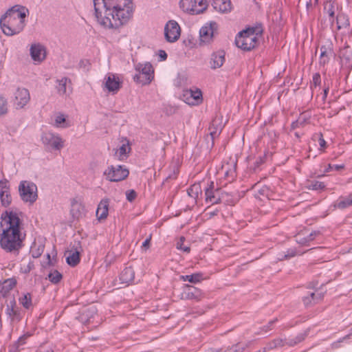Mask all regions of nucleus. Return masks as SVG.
<instances>
[{
  "instance_id": "f257e3e1",
  "label": "nucleus",
  "mask_w": 352,
  "mask_h": 352,
  "mask_svg": "<svg viewBox=\"0 0 352 352\" xmlns=\"http://www.w3.org/2000/svg\"><path fill=\"white\" fill-rule=\"evenodd\" d=\"M93 2L96 21L106 30L119 31L133 17L132 0H93Z\"/></svg>"
},
{
  "instance_id": "f03ea898",
  "label": "nucleus",
  "mask_w": 352,
  "mask_h": 352,
  "mask_svg": "<svg viewBox=\"0 0 352 352\" xmlns=\"http://www.w3.org/2000/svg\"><path fill=\"white\" fill-rule=\"evenodd\" d=\"M0 247L6 252H18L23 246L22 221L19 213L6 210L1 214Z\"/></svg>"
},
{
  "instance_id": "7ed1b4c3",
  "label": "nucleus",
  "mask_w": 352,
  "mask_h": 352,
  "mask_svg": "<svg viewBox=\"0 0 352 352\" xmlns=\"http://www.w3.org/2000/svg\"><path fill=\"white\" fill-rule=\"evenodd\" d=\"M29 10L24 6L15 5L10 8L0 19L3 32L7 36L20 33L25 28V18Z\"/></svg>"
},
{
  "instance_id": "20e7f679",
  "label": "nucleus",
  "mask_w": 352,
  "mask_h": 352,
  "mask_svg": "<svg viewBox=\"0 0 352 352\" xmlns=\"http://www.w3.org/2000/svg\"><path fill=\"white\" fill-rule=\"evenodd\" d=\"M262 32V30L258 28H248L238 33L235 38V43L238 47L243 50H251L257 45Z\"/></svg>"
},
{
  "instance_id": "39448f33",
  "label": "nucleus",
  "mask_w": 352,
  "mask_h": 352,
  "mask_svg": "<svg viewBox=\"0 0 352 352\" xmlns=\"http://www.w3.org/2000/svg\"><path fill=\"white\" fill-rule=\"evenodd\" d=\"M135 69L137 74L133 76V80L137 83L146 85L153 80L154 78V69L150 63H138L135 65Z\"/></svg>"
},
{
  "instance_id": "423d86ee",
  "label": "nucleus",
  "mask_w": 352,
  "mask_h": 352,
  "mask_svg": "<svg viewBox=\"0 0 352 352\" xmlns=\"http://www.w3.org/2000/svg\"><path fill=\"white\" fill-rule=\"evenodd\" d=\"M19 192L23 201L33 204L38 198L36 185L30 181H21L19 185Z\"/></svg>"
},
{
  "instance_id": "0eeeda50",
  "label": "nucleus",
  "mask_w": 352,
  "mask_h": 352,
  "mask_svg": "<svg viewBox=\"0 0 352 352\" xmlns=\"http://www.w3.org/2000/svg\"><path fill=\"white\" fill-rule=\"evenodd\" d=\"M41 140L44 147L49 151H60L65 146V141L60 135L52 131H44Z\"/></svg>"
},
{
  "instance_id": "6e6552de",
  "label": "nucleus",
  "mask_w": 352,
  "mask_h": 352,
  "mask_svg": "<svg viewBox=\"0 0 352 352\" xmlns=\"http://www.w3.org/2000/svg\"><path fill=\"white\" fill-rule=\"evenodd\" d=\"M129 170L121 165L109 166L104 170L106 179L111 182H119L124 179L129 175Z\"/></svg>"
},
{
  "instance_id": "1a4fd4ad",
  "label": "nucleus",
  "mask_w": 352,
  "mask_h": 352,
  "mask_svg": "<svg viewBox=\"0 0 352 352\" xmlns=\"http://www.w3.org/2000/svg\"><path fill=\"white\" fill-rule=\"evenodd\" d=\"M179 6L184 12L196 14L206 9L204 0H180Z\"/></svg>"
},
{
  "instance_id": "9d476101",
  "label": "nucleus",
  "mask_w": 352,
  "mask_h": 352,
  "mask_svg": "<svg viewBox=\"0 0 352 352\" xmlns=\"http://www.w3.org/2000/svg\"><path fill=\"white\" fill-rule=\"evenodd\" d=\"M181 29L178 23L175 20L168 21L164 27V36L168 42L177 41L180 36Z\"/></svg>"
},
{
  "instance_id": "9b49d317",
  "label": "nucleus",
  "mask_w": 352,
  "mask_h": 352,
  "mask_svg": "<svg viewBox=\"0 0 352 352\" xmlns=\"http://www.w3.org/2000/svg\"><path fill=\"white\" fill-rule=\"evenodd\" d=\"M206 201L211 204L221 202V199L228 195L226 192H220L219 189H214V182H210L208 186L205 189Z\"/></svg>"
},
{
  "instance_id": "f8f14e48",
  "label": "nucleus",
  "mask_w": 352,
  "mask_h": 352,
  "mask_svg": "<svg viewBox=\"0 0 352 352\" xmlns=\"http://www.w3.org/2000/svg\"><path fill=\"white\" fill-rule=\"evenodd\" d=\"M182 100L188 104L197 105L202 101V93L199 89L184 90Z\"/></svg>"
},
{
  "instance_id": "ddd939ff",
  "label": "nucleus",
  "mask_w": 352,
  "mask_h": 352,
  "mask_svg": "<svg viewBox=\"0 0 352 352\" xmlns=\"http://www.w3.org/2000/svg\"><path fill=\"white\" fill-rule=\"evenodd\" d=\"M236 162L232 160L230 162H224L217 173L223 175L228 182H232L236 177Z\"/></svg>"
},
{
  "instance_id": "4468645a",
  "label": "nucleus",
  "mask_w": 352,
  "mask_h": 352,
  "mask_svg": "<svg viewBox=\"0 0 352 352\" xmlns=\"http://www.w3.org/2000/svg\"><path fill=\"white\" fill-rule=\"evenodd\" d=\"M217 29V23L214 21H211L206 23L199 30L200 41L201 43L208 44L213 38L214 32Z\"/></svg>"
},
{
  "instance_id": "2eb2a0df",
  "label": "nucleus",
  "mask_w": 352,
  "mask_h": 352,
  "mask_svg": "<svg viewBox=\"0 0 352 352\" xmlns=\"http://www.w3.org/2000/svg\"><path fill=\"white\" fill-rule=\"evenodd\" d=\"M30 54L32 59L35 63H40L46 58V47L39 43H33L30 46Z\"/></svg>"
},
{
  "instance_id": "dca6fc26",
  "label": "nucleus",
  "mask_w": 352,
  "mask_h": 352,
  "mask_svg": "<svg viewBox=\"0 0 352 352\" xmlns=\"http://www.w3.org/2000/svg\"><path fill=\"white\" fill-rule=\"evenodd\" d=\"M29 91L25 88H18L14 93V105L16 109L23 108L30 101Z\"/></svg>"
},
{
  "instance_id": "f3484780",
  "label": "nucleus",
  "mask_w": 352,
  "mask_h": 352,
  "mask_svg": "<svg viewBox=\"0 0 352 352\" xmlns=\"http://www.w3.org/2000/svg\"><path fill=\"white\" fill-rule=\"evenodd\" d=\"M0 199L2 206L5 207L8 206L12 201L10 183L6 179L0 180Z\"/></svg>"
},
{
  "instance_id": "a211bd4d",
  "label": "nucleus",
  "mask_w": 352,
  "mask_h": 352,
  "mask_svg": "<svg viewBox=\"0 0 352 352\" xmlns=\"http://www.w3.org/2000/svg\"><path fill=\"white\" fill-rule=\"evenodd\" d=\"M105 87L109 92L117 93L121 86V81L118 76L113 74H108L104 78Z\"/></svg>"
},
{
  "instance_id": "6ab92c4d",
  "label": "nucleus",
  "mask_w": 352,
  "mask_h": 352,
  "mask_svg": "<svg viewBox=\"0 0 352 352\" xmlns=\"http://www.w3.org/2000/svg\"><path fill=\"white\" fill-rule=\"evenodd\" d=\"M56 82V89L60 96H67L72 93V82L69 78L63 77L57 79Z\"/></svg>"
},
{
  "instance_id": "aec40b11",
  "label": "nucleus",
  "mask_w": 352,
  "mask_h": 352,
  "mask_svg": "<svg viewBox=\"0 0 352 352\" xmlns=\"http://www.w3.org/2000/svg\"><path fill=\"white\" fill-rule=\"evenodd\" d=\"M6 314L12 322H19L21 319V309L16 307L14 299L7 305Z\"/></svg>"
},
{
  "instance_id": "412c9836",
  "label": "nucleus",
  "mask_w": 352,
  "mask_h": 352,
  "mask_svg": "<svg viewBox=\"0 0 352 352\" xmlns=\"http://www.w3.org/2000/svg\"><path fill=\"white\" fill-rule=\"evenodd\" d=\"M226 52L223 50L214 52L210 58V67L212 69H216L222 67L226 60Z\"/></svg>"
},
{
  "instance_id": "4be33fe9",
  "label": "nucleus",
  "mask_w": 352,
  "mask_h": 352,
  "mask_svg": "<svg viewBox=\"0 0 352 352\" xmlns=\"http://www.w3.org/2000/svg\"><path fill=\"white\" fill-rule=\"evenodd\" d=\"M80 250L81 246L79 242H78L76 246H74L67 252L68 255L66 257V261L68 265L74 267L79 263Z\"/></svg>"
},
{
  "instance_id": "5701e85b",
  "label": "nucleus",
  "mask_w": 352,
  "mask_h": 352,
  "mask_svg": "<svg viewBox=\"0 0 352 352\" xmlns=\"http://www.w3.org/2000/svg\"><path fill=\"white\" fill-rule=\"evenodd\" d=\"M333 44L331 42H327L325 45L320 47V55L319 62L320 65H324L329 63L330 56L333 54Z\"/></svg>"
},
{
  "instance_id": "b1692460",
  "label": "nucleus",
  "mask_w": 352,
  "mask_h": 352,
  "mask_svg": "<svg viewBox=\"0 0 352 352\" xmlns=\"http://www.w3.org/2000/svg\"><path fill=\"white\" fill-rule=\"evenodd\" d=\"M212 6L214 9L222 14H227L232 10L230 0H212Z\"/></svg>"
},
{
  "instance_id": "393cba45",
  "label": "nucleus",
  "mask_w": 352,
  "mask_h": 352,
  "mask_svg": "<svg viewBox=\"0 0 352 352\" xmlns=\"http://www.w3.org/2000/svg\"><path fill=\"white\" fill-rule=\"evenodd\" d=\"M109 201L108 199H102L96 210V216L98 220L107 219L108 216Z\"/></svg>"
},
{
  "instance_id": "a878e982",
  "label": "nucleus",
  "mask_w": 352,
  "mask_h": 352,
  "mask_svg": "<svg viewBox=\"0 0 352 352\" xmlns=\"http://www.w3.org/2000/svg\"><path fill=\"white\" fill-rule=\"evenodd\" d=\"M16 280L14 278H8L0 284V296L6 297L16 285Z\"/></svg>"
},
{
  "instance_id": "bb28decb",
  "label": "nucleus",
  "mask_w": 352,
  "mask_h": 352,
  "mask_svg": "<svg viewBox=\"0 0 352 352\" xmlns=\"http://www.w3.org/2000/svg\"><path fill=\"white\" fill-rule=\"evenodd\" d=\"M135 272L131 267H125L120 275V280L122 283L129 284L134 280Z\"/></svg>"
},
{
  "instance_id": "cd10ccee",
  "label": "nucleus",
  "mask_w": 352,
  "mask_h": 352,
  "mask_svg": "<svg viewBox=\"0 0 352 352\" xmlns=\"http://www.w3.org/2000/svg\"><path fill=\"white\" fill-rule=\"evenodd\" d=\"M336 21L338 30H346L350 27L349 18L348 15L343 12L338 14Z\"/></svg>"
},
{
  "instance_id": "c85d7f7f",
  "label": "nucleus",
  "mask_w": 352,
  "mask_h": 352,
  "mask_svg": "<svg viewBox=\"0 0 352 352\" xmlns=\"http://www.w3.org/2000/svg\"><path fill=\"white\" fill-rule=\"evenodd\" d=\"M201 296V292L197 287L189 285H185V291L183 294V298L186 299H197Z\"/></svg>"
},
{
  "instance_id": "c756f323",
  "label": "nucleus",
  "mask_w": 352,
  "mask_h": 352,
  "mask_svg": "<svg viewBox=\"0 0 352 352\" xmlns=\"http://www.w3.org/2000/svg\"><path fill=\"white\" fill-rule=\"evenodd\" d=\"M352 206V193L346 197H340L335 202L334 207L338 209H345Z\"/></svg>"
},
{
  "instance_id": "7c9ffc66",
  "label": "nucleus",
  "mask_w": 352,
  "mask_h": 352,
  "mask_svg": "<svg viewBox=\"0 0 352 352\" xmlns=\"http://www.w3.org/2000/svg\"><path fill=\"white\" fill-rule=\"evenodd\" d=\"M223 129V125L221 122H220V120L219 118H214L211 123V125L209 128L210 130V134L212 139L217 137L219 133H221V130Z\"/></svg>"
},
{
  "instance_id": "2f4dec72",
  "label": "nucleus",
  "mask_w": 352,
  "mask_h": 352,
  "mask_svg": "<svg viewBox=\"0 0 352 352\" xmlns=\"http://www.w3.org/2000/svg\"><path fill=\"white\" fill-rule=\"evenodd\" d=\"M319 234V231H313L305 237H302L298 234L296 236V241L301 245H309V242L312 241Z\"/></svg>"
},
{
  "instance_id": "473e14b6",
  "label": "nucleus",
  "mask_w": 352,
  "mask_h": 352,
  "mask_svg": "<svg viewBox=\"0 0 352 352\" xmlns=\"http://www.w3.org/2000/svg\"><path fill=\"white\" fill-rule=\"evenodd\" d=\"M19 302L26 309H30L33 306L32 295L28 292L22 293L19 298Z\"/></svg>"
},
{
  "instance_id": "72a5a7b5",
  "label": "nucleus",
  "mask_w": 352,
  "mask_h": 352,
  "mask_svg": "<svg viewBox=\"0 0 352 352\" xmlns=\"http://www.w3.org/2000/svg\"><path fill=\"white\" fill-rule=\"evenodd\" d=\"M308 331H305L303 332H301L298 333L296 336L293 338H289L287 339V345L289 346H294L296 345L297 344L303 341L305 338L307 336Z\"/></svg>"
},
{
  "instance_id": "f704fd0d",
  "label": "nucleus",
  "mask_w": 352,
  "mask_h": 352,
  "mask_svg": "<svg viewBox=\"0 0 352 352\" xmlns=\"http://www.w3.org/2000/svg\"><path fill=\"white\" fill-rule=\"evenodd\" d=\"M204 279L203 274L195 273L190 275H182L180 280L183 281H188L192 283H198Z\"/></svg>"
},
{
  "instance_id": "c9c22d12",
  "label": "nucleus",
  "mask_w": 352,
  "mask_h": 352,
  "mask_svg": "<svg viewBox=\"0 0 352 352\" xmlns=\"http://www.w3.org/2000/svg\"><path fill=\"white\" fill-rule=\"evenodd\" d=\"M82 210L83 206L80 202L75 199L72 201L71 213L73 217L78 218L81 215Z\"/></svg>"
},
{
  "instance_id": "e433bc0d",
  "label": "nucleus",
  "mask_w": 352,
  "mask_h": 352,
  "mask_svg": "<svg viewBox=\"0 0 352 352\" xmlns=\"http://www.w3.org/2000/svg\"><path fill=\"white\" fill-rule=\"evenodd\" d=\"M54 126L56 128L65 129L69 126L67 122L65 117L62 113H58L55 116Z\"/></svg>"
},
{
  "instance_id": "4c0bfd02",
  "label": "nucleus",
  "mask_w": 352,
  "mask_h": 352,
  "mask_svg": "<svg viewBox=\"0 0 352 352\" xmlns=\"http://www.w3.org/2000/svg\"><path fill=\"white\" fill-rule=\"evenodd\" d=\"M131 151V147L129 140H125L124 142L120 146L117 151L120 159L126 157L127 154Z\"/></svg>"
},
{
  "instance_id": "58836bf2",
  "label": "nucleus",
  "mask_w": 352,
  "mask_h": 352,
  "mask_svg": "<svg viewBox=\"0 0 352 352\" xmlns=\"http://www.w3.org/2000/svg\"><path fill=\"white\" fill-rule=\"evenodd\" d=\"M287 338L282 339V338H277L274 340L273 341L269 342L265 347L267 350L273 349L277 347H281L283 346L287 345Z\"/></svg>"
},
{
  "instance_id": "ea45409f",
  "label": "nucleus",
  "mask_w": 352,
  "mask_h": 352,
  "mask_svg": "<svg viewBox=\"0 0 352 352\" xmlns=\"http://www.w3.org/2000/svg\"><path fill=\"white\" fill-rule=\"evenodd\" d=\"M302 253L298 252L297 250L294 248L288 249L286 252L280 254L279 255L278 259L279 260H283V259H289L291 258L294 257L296 255L302 254Z\"/></svg>"
},
{
  "instance_id": "a19ab883",
  "label": "nucleus",
  "mask_w": 352,
  "mask_h": 352,
  "mask_svg": "<svg viewBox=\"0 0 352 352\" xmlns=\"http://www.w3.org/2000/svg\"><path fill=\"white\" fill-rule=\"evenodd\" d=\"M47 277L52 283L57 284L60 281L63 276L58 270H54L49 273Z\"/></svg>"
},
{
  "instance_id": "79ce46f5",
  "label": "nucleus",
  "mask_w": 352,
  "mask_h": 352,
  "mask_svg": "<svg viewBox=\"0 0 352 352\" xmlns=\"http://www.w3.org/2000/svg\"><path fill=\"white\" fill-rule=\"evenodd\" d=\"M322 297V296L320 294H318L316 296V294L314 292H311L309 296L303 298V302L306 306H308L312 302L315 303L316 301L321 299Z\"/></svg>"
},
{
  "instance_id": "37998d69",
  "label": "nucleus",
  "mask_w": 352,
  "mask_h": 352,
  "mask_svg": "<svg viewBox=\"0 0 352 352\" xmlns=\"http://www.w3.org/2000/svg\"><path fill=\"white\" fill-rule=\"evenodd\" d=\"M201 192V186L199 184H193L188 190V194L189 196L196 198L198 197L199 193Z\"/></svg>"
},
{
  "instance_id": "c03bdc74",
  "label": "nucleus",
  "mask_w": 352,
  "mask_h": 352,
  "mask_svg": "<svg viewBox=\"0 0 352 352\" xmlns=\"http://www.w3.org/2000/svg\"><path fill=\"white\" fill-rule=\"evenodd\" d=\"M325 188L323 182L319 181H312L309 184L308 188L313 190H322Z\"/></svg>"
},
{
  "instance_id": "a18cd8bd",
  "label": "nucleus",
  "mask_w": 352,
  "mask_h": 352,
  "mask_svg": "<svg viewBox=\"0 0 352 352\" xmlns=\"http://www.w3.org/2000/svg\"><path fill=\"white\" fill-rule=\"evenodd\" d=\"M8 112V102L5 97L0 95V116Z\"/></svg>"
},
{
  "instance_id": "49530a36",
  "label": "nucleus",
  "mask_w": 352,
  "mask_h": 352,
  "mask_svg": "<svg viewBox=\"0 0 352 352\" xmlns=\"http://www.w3.org/2000/svg\"><path fill=\"white\" fill-rule=\"evenodd\" d=\"M184 237H181L179 241L177 243V248L178 250H182L185 252H190V248L188 246L184 245Z\"/></svg>"
},
{
  "instance_id": "de8ad7c7",
  "label": "nucleus",
  "mask_w": 352,
  "mask_h": 352,
  "mask_svg": "<svg viewBox=\"0 0 352 352\" xmlns=\"http://www.w3.org/2000/svg\"><path fill=\"white\" fill-rule=\"evenodd\" d=\"M324 9L327 10V13L331 17L330 21H331L333 22L334 21V14H335L334 6H333V3H329L328 5V8L325 7Z\"/></svg>"
},
{
  "instance_id": "09e8293b",
  "label": "nucleus",
  "mask_w": 352,
  "mask_h": 352,
  "mask_svg": "<svg viewBox=\"0 0 352 352\" xmlns=\"http://www.w3.org/2000/svg\"><path fill=\"white\" fill-rule=\"evenodd\" d=\"M344 164H335L331 165V164H328L327 167L324 169V173H328L332 170H340L344 168Z\"/></svg>"
},
{
  "instance_id": "8fccbe9b",
  "label": "nucleus",
  "mask_w": 352,
  "mask_h": 352,
  "mask_svg": "<svg viewBox=\"0 0 352 352\" xmlns=\"http://www.w3.org/2000/svg\"><path fill=\"white\" fill-rule=\"evenodd\" d=\"M321 82V78L319 73H315L312 76V83L315 87L319 85Z\"/></svg>"
},
{
  "instance_id": "3c124183",
  "label": "nucleus",
  "mask_w": 352,
  "mask_h": 352,
  "mask_svg": "<svg viewBox=\"0 0 352 352\" xmlns=\"http://www.w3.org/2000/svg\"><path fill=\"white\" fill-rule=\"evenodd\" d=\"M126 199L129 201H132L136 197V192L133 190H131L126 192Z\"/></svg>"
},
{
  "instance_id": "603ef678",
  "label": "nucleus",
  "mask_w": 352,
  "mask_h": 352,
  "mask_svg": "<svg viewBox=\"0 0 352 352\" xmlns=\"http://www.w3.org/2000/svg\"><path fill=\"white\" fill-rule=\"evenodd\" d=\"M304 122H305V119L302 118V117H300L298 120L292 122V127L293 129H295L296 127L298 126L299 125H302Z\"/></svg>"
},
{
  "instance_id": "864d4df0",
  "label": "nucleus",
  "mask_w": 352,
  "mask_h": 352,
  "mask_svg": "<svg viewBox=\"0 0 352 352\" xmlns=\"http://www.w3.org/2000/svg\"><path fill=\"white\" fill-rule=\"evenodd\" d=\"M352 336V328L350 329V333L349 334L346 335L345 337L341 338L340 340H339L338 342H333V346L336 348L338 346V343L339 342H342L344 340H346V339H349L350 338V336Z\"/></svg>"
},
{
  "instance_id": "5fc2aeb1",
  "label": "nucleus",
  "mask_w": 352,
  "mask_h": 352,
  "mask_svg": "<svg viewBox=\"0 0 352 352\" xmlns=\"http://www.w3.org/2000/svg\"><path fill=\"white\" fill-rule=\"evenodd\" d=\"M264 162V160H263V157H258L256 161L254 162V169L256 170L257 169L261 164H262Z\"/></svg>"
},
{
  "instance_id": "6e6d98bb",
  "label": "nucleus",
  "mask_w": 352,
  "mask_h": 352,
  "mask_svg": "<svg viewBox=\"0 0 352 352\" xmlns=\"http://www.w3.org/2000/svg\"><path fill=\"white\" fill-rule=\"evenodd\" d=\"M43 250V248H42L41 249L38 248V250L36 252H35L34 248H32L31 251L32 253V256L34 258H38L41 254Z\"/></svg>"
},
{
  "instance_id": "4d7b16f0",
  "label": "nucleus",
  "mask_w": 352,
  "mask_h": 352,
  "mask_svg": "<svg viewBox=\"0 0 352 352\" xmlns=\"http://www.w3.org/2000/svg\"><path fill=\"white\" fill-rule=\"evenodd\" d=\"M319 145H320V150H323L324 147L326 146V141L321 135L320 138L318 140Z\"/></svg>"
},
{
  "instance_id": "13d9d810",
  "label": "nucleus",
  "mask_w": 352,
  "mask_h": 352,
  "mask_svg": "<svg viewBox=\"0 0 352 352\" xmlns=\"http://www.w3.org/2000/svg\"><path fill=\"white\" fill-rule=\"evenodd\" d=\"M230 195L228 194L227 196L224 197V199H221V201L225 202L226 204L232 205L234 204V201L229 198Z\"/></svg>"
},
{
  "instance_id": "bf43d9fd",
  "label": "nucleus",
  "mask_w": 352,
  "mask_h": 352,
  "mask_svg": "<svg viewBox=\"0 0 352 352\" xmlns=\"http://www.w3.org/2000/svg\"><path fill=\"white\" fill-rule=\"evenodd\" d=\"M151 236L150 235L145 241L142 243V247L145 248L146 249L149 247V244L151 242Z\"/></svg>"
},
{
  "instance_id": "052dcab7",
  "label": "nucleus",
  "mask_w": 352,
  "mask_h": 352,
  "mask_svg": "<svg viewBox=\"0 0 352 352\" xmlns=\"http://www.w3.org/2000/svg\"><path fill=\"white\" fill-rule=\"evenodd\" d=\"M159 56H160L161 60H165L167 58V54L165 51L160 50L159 51Z\"/></svg>"
},
{
  "instance_id": "680f3d73",
  "label": "nucleus",
  "mask_w": 352,
  "mask_h": 352,
  "mask_svg": "<svg viewBox=\"0 0 352 352\" xmlns=\"http://www.w3.org/2000/svg\"><path fill=\"white\" fill-rule=\"evenodd\" d=\"M25 336H21L19 338L18 340V342L23 344V343H25Z\"/></svg>"
},
{
  "instance_id": "e2e57ef3",
  "label": "nucleus",
  "mask_w": 352,
  "mask_h": 352,
  "mask_svg": "<svg viewBox=\"0 0 352 352\" xmlns=\"http://www.w3.org/2000/svg\"><path fill=\"white\" fill-rule=\"evenodd\" d=\"M268 190V188L267 187H264L262 188L259 192L261 195H265L266 192Z\"/></svg>"
},
{
  "instance_id": "0e129e2a",
  "label": "nucleus",
  "mask_w": 352,
  "mask_h": 352,
  "mask_svg": "<svg viewBox=\"0 0 352 352\" xmlns=\"http://www.w3.org/2000/svg\"><path fill=\"white\" fill-rule=\"evenodd\" d=\"M328 92H329V87H327L324 89V96H323L324 99L327 98Z\"/></svg>"
},
{
  "instance_id": "69168bd1",
  "label": "nucleus",
  "mask_w": 352,
  "mask_h": 352,
  "mask_svg": "<svg viewBox=\"0 0 352 352\" xmlns=\"http://www.w3.org/2000/svg\"><path fill=\"white\" fill-rule=\"evenodd\" d=\"M236 346L232 348V349H227L223 352H236L237 350L236 349Z\"/></svg>"
},
{
  "instance_id": "338daca9",
  "label": "nucleus",
  "mask_w": 352,
  "mask_h": 352,
  "mask_svg": "<svg viewBox=\"0 0 352 352\" xmlns=\"http://www.w3.org/2000/svg\"><path fill=\"white\" fill-rule=\"evenodd\" d=\"M274 322V320H272L269 322V326L267 327V329L265 330V332H267L270 329V326L272 325Z\"/></svg>"
},
{
  "instance_id": "774afa93",
  "label": "nucleus",
  "mask_w": 352,
  "mask_h": 352,
  "mask_svg": "<svg viewBox=\"0 0 352 352\" xmlns=\"http://www.w3.org/2000/svg\"><path fill=\"white\" fill-rule=\"evenodd\" d=\"M44 352H54V351L52 349H49L45 350Z\"/></svg>"
}]
</instances>
